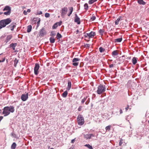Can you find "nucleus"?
Wrapping results in <instances>:
<instances>
[{"mask_svg":"<svg viewBox=\"0 0 149 149\" xmlns=\"http://www.w3.org/2000/svg\"><path fill=\"white\" fill-rule=\"evenodd\" d=\"M28 93H26V94H22L21 97V99L22 101H26L28 98Z\"/></svg>","mask_w":149,"mask_h":149,"instance_id":"9d476101","label":"nucleus"},{"mask_svg":"<svg viewBox=\"0 0 149 149\" xmlns=\"http://www.w3.org/2000/svg\"><path fill=\"white\" fill-rule=\"evenodd\" d=\"M104 31V30L102 29H100L99 31L100 34L101 36L103 35Z\"/></svg>","mask_w":149,"mask_h":149,"instance_id":"473e14b6","label":"nucleus"},{"mask_svg":"<svg viewBox=\"0 0 149 149\" xmlns=\"http://www.w3.org/2000/svg\"><path fill=\"white\" fill-rule=\"evenodd\" d=\"M39 19L40 18L38 17L34 18L33 19V21L36 22V21H38Z\"/></svg>","mask_w":149,"mask_h":149,"instance_id":"a19ab883","label":"nucleus"},{"mask_svg":"<svg viewBox=\"0 0 149 149\" xmlns=\"http://www.w3.org/2000/svg\"><path fill=\"white\" fill-rule=\"evenodd\" d=\"M23 13L24 14V15H27V11H26L25 10H24L23 12Z\"/></svg>","mask_w":149,"mask_h":149,"instance_id":"864d4df0","label":"nucleus"},{"mask_svg":"<svg viewBox=\"0 0 149 149\" xmlns=\"http://www.w3.org/2000/svg\"><path fill=\"white\" fill-rule=\"evenodd\" d=\"M75 17L74 19V22L77 23V24H80L81 21L80 18L78 17L77 15L75 14Z\"/></svg>","mask_w":149,"mask_h":149,"instance_id":"9b49d317","label":"nucleus"},{"mask_svg":"<svg viewBox=\"0 0 149 149\" xmlns=\"http://www.w3.org/2000/svg\"><path fill=\"white\" fill-rule=\"evenodd\" d=\"M111 125H108L105 128V129L107 131H109L110 129H111Z\"/></svg>","mask_w":149,"mask_h":149,"instance_id":"e433bc0d","label":"nucleus"},{"mask_svg":"<svg viewBox=\"0 0 149 149\" xmlns=\"http://www.w3.org/2000/svg\"><path fill=\"white\" fill-rule=\"evenodd\" d=\"M96 19V17L94 16H93L91 18L90 20L91 21H93L94 20Z\"/></svg>","mask_w":149,"mask_h":149,"instance_id":"37998d69","label":"nucleus"},{"mask_svg":"<svg viewBox=\"0 0 149 149\" xmlns=\"http://www.w3.org/2000/svg\"><path fill=\"white\" fill-rule=\"evenodd\" d=\"M14 107L13 106L5 107L2 113L4 116H6L10 114V113H13L15 111Z\"/></svg>","mask_w":149,"mask_h":149,"instance_id":"f257e3e1","label":"nucleus"},{"mask_svg":"<svg viewBox=\"0 0 149 149\" xmlns=\"http://www.w3.org/2000/svg\"><path fill=\"white\" fill-rule=\"evenodd\" d=\"M120 114H122L123 113V111L121 109H120Z\"/></svg>","mask_w":149,"mask_h":149,"instance_id":"13d9d810","label":"nucleus"},{"mask_svg":"<svg viewBox=\"0 0 149 149\" xmlns=\"http://www.w3.org/2000/svg\"><path fill=\"white\" fill-rule=\"evenodd\" d=\"M32 28V27L31 25H29L28 26L27 30V32L28 33L30 32L31 31Z\"/></svg>","mask_w":149,"mask_h":149,"instance_id":"aec40b11","label":"nucleus"},{"mask_svg":"<svg viewBox=\"0 0 149 149\" xmlns=\"http://www.w3.org/2000/svg\"><path fill=\"white\" fill-rule=\"evenodd\" d=\"M2 27L1 26V25H0V29H2Z\"/></svg>","mask_w":149,"mask_h":149,"instance_id":"69168bd1","label":"nucleus"},{"mask_svg":"<svg viewBox=\"0 0 149 149\" xmlns=\"http://www.w3.org/2000/svg\"><path fill=\"white\" fill-rule=\"evenodd\" d=\"M16 146V144L15 142H14L12 144L11 147V149H15Z\"/></svg>","mask_w":149,"mask_h":149,"instance_id":"b1692460","label":"nucleus"},{"mask_svg":"<svg viewBox=\"0 0 149 149\" xmlns=\"http://www.w3.org/2000/svg\"><path fill=\"white\" fill-rule=\"evenodd\" d=\"M87 36H88L89 38H93L95 35V33L92 31L90 33H87Z\"/></svg>","mask_w":149,"mask_h":149,"instance_id":"ddd939ff","label":"nucleus"},{"mask_svg":"<svg viewBox=\"0 0 149 149\" xmlns=\"http://www.w3.org/2000/svg\"><path fill=\"white\" fill-rule=\"evenodd\" d=\"M129 109V106H128L127 107H126L125 108V109H126V111H127V110H128V109Z\"/></svg>","mask_w":149,"mask_h":149,"instance_id":"680f3d73","label":"nucleus"},{"mask_svg":"<svg viewBox=\"0 0 149 149\" xmlns=\"http://www.w3.org/2000/svg\"><path fill=\"white\" fill-rule=\"evenodd\" d=\"M39 64L38 63L35 64V66L34 68V74L37 75L38 73V70L39 69Z\"/></svg>","mask_w":149,"mask_h":149,"instance_id":"0eeeda50","label":"nucleus"},{"mask_svg":"<svg viewBox=\"0 0 149 149\" xmlns=\"http://www.w3.org/2000/svg\"><path fill=\"white\" fill-rule=\"evenodd\" d=\"M84 137L86 139H90L91 138L90 134H87L84 135Z\"/></svg>","mask_w":149,"mask_h":149,"instance_id":"c756f323","label":"nucleus"},{"mask_svg":"<svg viewBox=\"0 0 149 149\" xmlns=\"http://www.w3.org/2000/svg\"><path fill=\"white\" fill-rule=\"evenodd\" d=\"M99 51L100 53L103 52L105 51V49L103 48L102 47H100L99 48Z\"/></svg>","mask_w":149,"mask_h":149,"instance_id":"2f4dec72","label":"nucleus"},{"mask_svg":"<svg viewBox=\"0 0 149 149\" xmlns=\"http://www.w3.org/2000/svg\"><path fill=\"white\" fill-rule=\"evenodd\" d=\"M56 35V32L55 31H52L51 32L50 36H54Z\"/></svg>","mask_w":149,"mask_h":149,"instance_id":"ea45409f","label":"nucleus"},{"mask_svg":"<svg viewBox=\"0 0 149 149\" xmlns=\"http://www.w3.org/2000/svg\"><path fill=\"white\" fill-rule=\"evenodd\" d=\"M87 33L85 34L84 35V36H85V38H87V37H88V36H87Z\"/></svg>","mask_w":149,"mask_h":149,"instance_id":"bf43d9fd","label":"nucleus"},{"mask_svg":"<svg viewBox=\"0 0 149 149\" xmlns=\"http://www.w3.org/2000/svg\"><path fill=\"white\" fill-rule=\"evenodd\" d=\"M122 40V38H120L114 40V42H120Z\"/></svg>","mask_w":149,"mask_h":149,"instance_id":"412c9836","label":"nucleus"},{"mask_svg":"<svg viewBox=\"0 0 149 149\" xmlns=\"http://www.w3.org/2000/svg\"><path fill=\"white\" fill-rule=\"evenodd\" d=\"M17 44L16 43H12L10 45V47L13 48L14 47H15L16 46Z\"/></svg>","mask_w":149,"mask_h":149,"instance_id":"7c9ffc66","label":"nucleus"},{"mask_svg":"<svg viewBox=\"0 0 149 149\" xmlns=\"http://www.w3.org/2000/svg\"><path fill=\"white\" fill-rule=\"evenodd\" d=\"M62 37V36L58 32L56 35V38L57 39H59L60 38H61Z\"/></svg>","mask_w":149,"mask_h":149,"instance_id":"c9c22d12","label":"nucleus"},{"mask_svg":"<svg viewBox=\"0 0 149 149\" xmlns=\"http://www.w3.org/2000/svg\"><path fill=\"white\" fill-rule=\"evenodd\" d=\"M30 12H31V10L30 9H28L27 10V12L29 13Z\"/></svg>","mask_w":149,"mask_h":149,"instance_id":"052dcab7","label":"nucleus"},{"mask_svg":"<svg viewBox=\"0 0 149 149\" xmlns=\"http://www.w3.org/2000/svg\"><path fill=\"white\" fill-rule=\"evenodd\" d=\"M118 54V53L117 52V50L114 51L112 52V55L113 56H117Z\"/></svg>","mask_w":149,"mask_h":149,"instance_id":"bb28decb","label":"nucleus"},{"mask_svg":"<svg viewBox=\"0 0 149 149\" xmlns=\"http://www.w3.org/2000/svg\"><path fill=\"white\" fill-rule=\"evenodd\" d=\"M13 50H15V47H14L13 48H12Z\"/></svg>","mask_w":149,"mask_h":149,"instance_id":"0e129e2a","label":"nucleus"},{"mask_svg":"<svg viewBox=\"0 0 149 149\" xmlns=\"http://www.w3.org/2000/svg\"><path fill=\"white\" fill-rule=\"evenodd\" d=\"M42 14V12L41 11H38L37 13V15H40Z\"/></svg>","mask_w":149,"mask_h":149,"instance_id":"de8ad7c7","label":"nucleus"},{"mask_svg":"<svg viewBox=\"0 0 149 149\" xmlns=\"http://www.w3.org/2000/svg\"><path fill=\"white\" fill-rule=\"evenodd\" d=\"M58 26V25L57 24V23H56L52 26V29H55L57 28V26Z\"/></svg>","mask_w":149,"mask_h":149,"instance_id":"4c0bfd02","label":"nucleus"},{"mask_svg":"<svg viewBox=\"0 0 149 149\" xmlns=\"http://www.w3.org/2000/svg\"><path fill=\"white\" fill-rule=\"evenodd\" d=\"M5 58H3V60H0V63L1 62H3L5 61Z\"/></svg>","mask_w":149,"mask_h":149,"instance_id":"603ef678","label":"nucleus"},{"mask_svg":"<svg viewBox=\"0 0 149 149\" xmlns=\"http://www.w3.org/2000/svg\"><path fill=\"white\" fill-rule=\"evenodd\" d=\"M68 85L67 88V90L68 91H69L71 87V81L70 80H68Z\"/></svg>","mask_w":149,"mask_h":149,"instance_id":"dca6fc26","label":"nucleus"},{"mask_svg":"<svg viewBox=\"0 0 149 149\" xmlns=\"http://www.w3.org/2000/svg\"><path fill=\"white\" fill-rule=\"evenodd\" d=\"M75 139H73L71 140V143H74V142L75 141Z\"/></svg>","mask_w":149,"mask_h":149,"instance_id":"6e6d98bb","label":"nucleus"},{"mask_svg":"<svg viewBox=\"0 0 149 149\" xmlns=\"http://www.w3.org/2000/svg\"><path fill=\"white\" fill-rule=\"evenodd\" d=\"M14 65L15 66V67H16L17 65L18 62V60L16 58H15V60L14 61Z\"/></svg>","mask_w":149,"mask_h":149,"instance_id":"393cba45","label":"nucleus"},{"mask_svg":"<svg viewBox=\"0 0 149 149\" xmlns=\"http://www.w3.org/2000/svg\"><path fill=\"white\" fill-rule=\"evenodd\" d=\"M40 21V19H39L38 21L37 22V25L36 26L37 28L38 27V26H39Z\"/></svg>","mask_w":149,"mask_h":149,"instance_id":"79ce46f5","label":"nucleus"},{"mask_svg":"<svg viewBox=\"0 0 149 149\" xmlns=\"http://www.w3.org/2000/svg\"><path fill=\"white\" fill-rule=\"evenodd\" d=\"M46 34L47 31L45 28L44 27L41 29L39 32V36L44 37Z\"/></svg>","mask_w":149,"mask_h":149,"instance_id":"423d86ee","label":"nucleus"},{"mask_svg":"<svg viewBox=\"0 0 149 149\" xmlns=\"http://www.w3.org/2000/svg\"><path fill=\"white\" fill-rule=\"evenodd\" d=\"M97 0H89L88 1V3L90 4H91L94 2L96 1Z\"/></svg>","mask_w":149,"mask_h":149,"instance_id":"f704fd0d","label":"nucleus"},{"mask_svg":"<svg viewBox=\"0 0 149 149\" xmlns=\"http://www.w3.org/2000/svg\"><path fill=\"white\" fill-rule=\"evenodd\" d=\"M138 2L139 4L143 5H144L146 3L143 0H138Z\"/></svg>","mask_w":149,"mask_h":149,"instance_id":"4be33fe9","label":"nucleus"},{"mask_svg":"<svg viewBox=\"0 0 149 149\" xmlns=\"http://www.w3.org/2000/svg\"><path fill=\"white\" fill-rule=\"evenodd\" d=\"M88 97V96H85L84 98L82 99L81 101V103L82 104H83L86 101V100H87Z\"/></svg>","mask_w":149,"mask_h":149,"instance_id":"5701e85b","label":"nucleus"},{"mask_svg":"<svg viewBox=\"0 0 149 149\" xmlns=\"http://www.w3.org/2000/svg\"><path fill=\"white\" fill-rule=\"evenodd\" d=\"M68 11V8L66 7H64L62 8L61 10V16L62 17H64Z\"/></svg>","mask_w":149,"mask_h":149,"instance_id":"6e6552de","label":"nucleus"},{"mask_svg":"<svg viewBox=\"0 0 149 149\" xmlns=\"http://www.w3.org/2000/svg\"><path fill=\"white\" fill-rule=\"evenodd\" d=\"M87 101L85 102V104L86 105L88 104V103H89L90 101V99L89 98H87Z\"/></svg>","mask_w":149,"mask_h":149,"instance_id":"c03bdc74","label":"nucleus"},{"mask_svg":"<svg viewBox=\"0 0 149 149\" xmlns=\"http://www.w3.org/2000/svg\"><path fill=\"white\" fill-rule=\"evenodd\" d=\"M49 40L51 43H53L55 42V39L53 38L50 37L49 38Z\"/></svg>","mask_w":149,"mask_h":149,"instance_id":"cd10ccee","label":"nucleus"},{"mask_svg":"<svg viewBox=\"0 0 149 149\" xmlns=\"http://www.w3.org/2000/svg\"><path fill=\"white\" fill-rule=\"evenodd\" d=\"M3 10L4 11H11V8L8 6H5V8L3 9Z\"/></svg>","mask_w":149,"mask_h":149,"instance_id":"2eb2a0df","label":"nucleus"},{"mask_svg":"<svg viewBox=\"0 0 149 149\" xmlns=\"http://www.w3.org/2000/svg\"><path fill=\"white\" fill-rule=\"evenodd\" d=\"M90 46V45L89 44H86L85 45V47L86 48H88Z\"/></svg>","mask_w":149,"mask_h":149,"instance_id":"3c124183","label":"nucleus"},{"mask_svg":"<svg viewBox=\"0 0 149 149\" xmlns=\"http://www.w3.org/2000/svg\"><path fill=\"white\" fill-rule=\"evenodd\" d=\"M50 15L49 13H46L45 14V17L47 18L49 17Z\"/></svg>","mask_w":149,"mask_h":149,"instance_id":"a18cd8bd","label":"nucleus"},{"mask_svg":"<svg viewBox=\"0 0 149 149\" xmlns=\"http://www.w3.org/2000/svg\"><path fill=\"white\" fill-rule=\"evenodd\" d=\"M11 22V20L10 18L1 20L0 21V25L2 28L5 27L6 25L10 24Z\"/></svg>","mask_w":149,"mask_h":149,"instance_id":"f03ea898","label":"nucleus"},{"mask_svg":"<svg viewBox=\"0 0 149 149\" xmlns=\"http://www.w3.org/2000/svg\"><path fill=\"white\" fill-rule=\"evenodd\" d=\"M11 22V20L10 18L1 20L0 21V25L2 28L5 27L6 25L10 24Z\"/></svg>","mask_w":149,"mask_h":149,"instance_id":"7ed1b4c3","label":"nucleus"},{"mask_svg":"<svg viewBox=\"0 0 149 149\" xmlns=\"http://www.w3.org/2000/svg\"><path fill=\"white\" fill-rule=\"evenodd\" d=\"M3 13V12H0V15L2 14Z\"/></svg>","mask_w":149,"mask_h":149,"instance_id":"338daca9","label":"nucleus"},{"mask_svg":"<svg viewBox=\"0 0 149 149\" xmlns=\"http://www.w3.org/2000/svg\"><path fill=\"white\" fill-rule=\"evenodd\" d=\"M123 143V140L122 139H121L120 140V141L119 142V145L120 146H121Z\"/></svg>","mask_w":149,"mask_h":149,"instance_id":"09e8293b","label":"nucleus"},{"mask_svg":"<svg viewBox=\"0 0 149 149\" xmlns=\"http://www.w3.org/2000/svg\"><path fill=\"white\" fill-rule=\"evenodd\" d=\"M80 59L78 58H74L73 59L72 61L73 62L72 65L74 66H77L78 65L79 63L77 61H80Z\"/></svg>","mask_w":149,"mask_h":149,"instance_id":"1a4fd4ad","label":"nucleus"},{"mask_svg":"<svg viewBox=\"0 0 149 149\" xmlns=\"http://www.w3.org/2000/svg\"><path fill=\"white\" fill-rule=\"evenodd\" d=\"M106 91V87L105 85L100 84L97 87V94L100 95L104 92Z\"/></svg>","mask_w":149,"mask_h":149,"instance_id":"20e7f679","label":"nucleus"},{"mask_svg":"<svg viewBox=\"0 0 149 149\" xmlns=\"http://www.w3.org/2000/svg\"><path fill=\"white\" fill-rule=\"evenodd\" d=\"M68 94L67 91H65L62 94V96L63 97H67Z\"/></svg>","mask_w":149,"mask_h":149,"instance_id":"a878e982","label":"nucleus"},{"mask_svg":"<svg viewBox=\"0 0 149 149\" xmlns=\"http://www.w3.org/2000/svg\"><path fill=\"white\" fill-rule=\"evenodd\" d=\"M113 67V64L109 65V67L110 68H112Z\"/></svg>","mask_w":149,"mask_h":149,"instance_id":"5fc2aeb1","label":"nucleus"},{"mask_svg":"<svg viewBox=\"0 0 149 149\" xmlns=\"http://www.w3.org/2000/svg\"><path fill=\"white\" fill-rule=\"evenodd\" d=\"M84 9L86 10H87L88 9V4L87 3H86L84 4Z\"/></svg>","mask_w":149,"mask_h":149,"instance_id":"58836bf2","label":"nucleus"},{"mask_svg":"<svg viewBox=\"0 0 149 149\" xmlns=\"http://www.w3.org/2000/svg\"><path fill=\"white\" fill-rule=\"evenodd\" d=\"M16 26V23L14 22L11 23L10 25L7 26L8 28H10V29L13 31L14 30V27Z\"/></svg>","mask_w":149,"mask_h":149,"instance_id":"f8f14e48","label":"nucleus"},{"mask_svg":"<svg viewBox=\"0 0 149 149\" xmlns=\"http://www.w3.org/2000/svg\"><path fill=\"white\" fill-rule=\"evenodd\" d=\"M62 22L61 21H60L59 22H56V23H57V24L58 25V26H60L61 25Z\"/></svg>","mask_w":149,"mask_h":149,"instance_id":"8fccbe9b","label":"nucleus"},{"mask_svg":"<svg viewBox=\"0 0 149 149\" xmlns=\"http://www.w3.org/2000/svg\"><path fill=\"white\" fill-rule=\"evenodd\" d=\"M78 124L79 125H83L84 123V119L81 115H79L77 117Z\"/></svg>","mask_w":149,"mask_h":149,"instance_id":"39448f33","label":"nucleus"},{"mask_svg":"<svg viewBox=\"0 0 149 149\" xmlns=\"http://www.w3.org/2000/svg\"><path fill=\"white\" fill-rule=\"evenodd\" d=\"M12 36L11 35H8L6 38V39L5 41L6 43L8 42L12 38Z\"/></svg>","mask_w":149,"mask_h":149,"instance_id":"4468645a","label":"nucleus"},{"mask_svg":"<svg viewBox=\"0 0 149 149\" xmlns=\"http://www.w3.org/2000/svg\"><path fill=\"white\" fill-rule=\"evenodd\" d=\"M122 17H120L115 21V23L116 25H118V24L119 22L123 19L122 18Z\"/></svg>","mask_w":149,"mask_h":149,"instance_id":"f3484780","label":"nucleus"},{"mask_svg":"<svg viewBox=\"0 0 149 149\" xmlns=\"http://www.w3.org/2000/svg\"><path fill=\"white\" fill-rule=\"evenodd\" d=\"M11 13V11H8L3 13V14L6 15H9Z\"/></svg>","mask_w":149,"mask_h":149,"instance_id":"72a5a7b5","label":"nucleus"},{"mask_svg":"<svg viewBox=\"0 0 149 149\" xmlns=\"http://www.w3.org/2000/svg\"><path fill=\"white\" fill-rule=\"evenodd\" d=\"M83 107L82 106H80L78 109V110L79 111H80L81 110Z\"/></svg>","mask_w":149,"mask_h":149,"instance_id":"49530a36","label":"nucleus"},{"mask_svg":"<svg viewBox=\"0 0 149 149\" xmlns=\"http://www.w3.org/2000/svg\"><path fill=\"white\" fill-rule=\"evenodd\" d=\"M79 31L77 30V31H76V32H77V33H78V32H79Z\"/></svg>","mask_w":149,"mask_h":149,"instance_id":"e2e57ef3","label":"nucleus"},{"mask_svg":"<svg viewBox=\"0 0 149 149\" xmlns=\"http://www.w3.org/2000/svg\"><path fill=\"white\" fill-rule=\"evenodd\" d=\"M84 146L88 148L89 149H93L92 146L89 144H86Z\"/></svg>","mask_w":149,"mask_h":149,"instance_id":"c85d7f7f","label":"nucleus"},{"mask_svg":"<svg viewBox=\"0 0 149 149\" xmlns=\"http://www.w3.org/2000/svg\"><path fill=\"white\" fill-rule=\"evenodd\" d=\"M69 10L70 11L68 15V16H70L72 14L73 11V8L72 7H70L69 8Z\"/></svg>","mask_w":149,"mask_h":149,"instance_id":"6ab92c4d","label":"nucleus"},{"mask_svg":"<svg viewBox=\"0 0 149 149\" xmlns=\"http://www.w3.org/2000/svg\"><path fill=\"white\" fill-rule=\"evenodd\" d=\"M69 149H73V148L72 147H71Z\"/></svg>","mask_w":149,"mask_h":149,"instance_id":"774afa93","label":"nucleus"},{"mask_svg":"<svg viewBox=\"0 0 149 149\" xmlns=\"http://www.w3.org/2000/svg\"><path fill=\"white\" fill-rule=\"evenodd\" d=\"M90 135L91 138V137L92 136H93V137L95 136V135L93 134H90Z\"/></svg>","mask_w":149,"mask_h":149,"instance_id":"4d7b16f0","label":"nucleus"},{"mask_svg":"<svg viewBox=\"0 0 149 149\" xmlns=\"http://www.w3.org/2000/svg\"><path fill=\"white\" fill-rule=\"evenodd\" d=\"M138 58L136 57H134L132 60V62L134 65H135L137 62Z\"/></svg>","mask_w":149,"mask_h":149,"instance_id":"a211bd4d","label":"nucleus"}]
</instances>
